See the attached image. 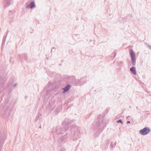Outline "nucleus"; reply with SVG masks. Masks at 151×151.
Returning a JSON list of instances; mask_svg holds the SVG:
<instances>
[{
	"instance_id": "1",
	"label": "nucleus",
	"mask_w": 151,
	"mask_h": 151,
	"mask_svg": "<svg viewBox=\"0 0 151 151\" xmlns=\"http://www.w3.org/2000/svg\"><path fill=\"white\" fill-rule=\"evenodd\" d=\"M73 122L72 120H70L68 119H65L63 122V127H57L56 129L55 132L59 134L61 133L63 134L64 132H66L69 129L68 125L72 123Z\"/></svg>"
},
{
	"instance_id": "2",
	"label": "nucleus",
	"mask_w": 151,
	"mask_h": 151,
	"mask_svg": "<svg viewBox=\"0 0 151 151\" xmlns=\"http://www.w3.org/2000/svg\"><path fill=\"white\" fill-rule=\"evenodd\" d=\"M107 122V120L105 119L104 117H99L97 120L93 122V125L95 128H98L101 126V128L102 129L106 127Z\"/></svg>"
},
{
	"instance_id": "3",
	"label": "nucleus",
	"mask_w": 151,
	"mask_h": 151,
	"mask_svg": "<svg viewBox=\"0 0 151 151\" xmlns=\"http://www.w3.org/2000/svg\"><path fill=\"white\" fill-rule=\"evenodd\" d=\"M71 128L70 131L71 133L73 134H74V135H77L80 133V129L78 126L73 125L71 127Z\"/></svg>"
},
{
	"instance_id": "4",
	"label": "nucleus",
	"mask_w": 151,
	"mask_h": 151,
	"mask_svg": "<svg viewBox=\"0 0 151 151\" xmlns=\"http://www.w3.org/2000/svg\"><path fill=\"white\" fill-rule=\"evenodd\" d=\"M130 55L131 58L132 64L133 65H135L136 60V55L133 50L132 49L130 50Z\"/></svg>"
},
{
	"instance_id": "5",
	"label": "nucleus",
	"mask_w": 151,
	"mask_h": 151,
	"mask_svg": "<svg viewBox=\"0 0 151 151\" xmlns=\"http://www.w3.org/2000/svg\"><path fill=\"white\" fill-rule=\"evenodd\" d=\"M150 132V129L148 127H145L139 130V133L141 135H144L149 133Z\"/></svg>"
},
{
	"instance_id": "6",
	"label": "nucleus",
	"mask_w": 151,
	"mask_h": 151,
	"mask_svg": "<svg viewBox=\"0 0 151 151\" xmlns=\"http://www.w3.org/2000/svg\"><path fill=\"white\" fill-rule=\"evenodd\" d=\"M70 85L68 84L66 86H65L64 88H62V89L63 90V93H65L67 91L70 89Z\"/></svg>"
},
{
	"instance_id": "7",
	"label": "nucleus",
	"mask_w": 151,
	"mask_h": 151,
	"mask_svg": "<svg viewBox=\"0 0 151 151\" xmlns=\"http://www.w3.org/2000/svg\"><path fill=\"white\" fill-rule=\"evenodd\" d=\"M83 78H81L80 79H78L77 84V85H81L83 84L84 81L83 80Z\"/></svg>"
},
{
	"instance_id": "8",
	"label": "nucleus",
	"mask_w": 151,
	"mask_h": 151,
	"mask_svg": "<svg viewBox=\"0 0 151 151\" xmlns=\"http://www.w3.org/2000/svg\"><path fill=\"white\" fill-rule=\"evenodd\" d=\"M35 5L34 2L32 1L29 4L27 5V8L32 9L33 8L35 7Z\"/></svg>"
},
{
	"instance_id": "9",
	"label": "nucleus",
	"mask_w": 151,
	"mask_h": 151,
	"mask_svg": "<svg viewBox=\"0 0 151 151\" xmlns=\"http://www.w3.org/2000/svg\"><path fill=\"white\" fill-rule=\"evenodd\" d=\"M130 70L134 75H135L136 74L137 72L135 70V68L133 66L132 67L130 68Z\"/></svg>"
},
{
	"instance_id": "10",
	"label": "nucleus",
	"mask_w": 151,
	"mask_h": 151,
	"mask_svg": "<svg viewBox=\"0 0 151 151\" xmlns=\"http://www.w3.org/2000/svg\"><path fill=\"white\" fill-rule=\"evenodd\" d=\"M11 0H8L6 1V3L5 4V6H8L11 4Z\"/></svg>"
},
{
	"instance_id": "11",
	"label": "nucleus",
	"mask_w": 151,
	"mask_h": 151,
	"mask_svg": "<svg viewBox=\"0 0 151 151\" xmlns=\"http://www.w3.org/2000/svg\"><path fill=\"white\" fill-rule=\"evenodd\" d=\"M68 135L67 133H66V134L65 135L62 137V139L63 140H65L68 138Z\"/></svg>"
},
{
	"instance_id": "12",
	"label": "nucleus",
	"mask_w": 151,
	"mask_h": 151,
	"mask_svg": "<svg viewBox=\"0 0 151 151\" xmlns=\"http://www.w3.org/2000/svg\"><path fill=\"white\" fill-rule=\"evenodd\" d=\"M3 86L4 84H3L0 85V93H1L4 89Z\"/></svg>"
},
{
	"instance_id": "13",
	"label": "nucleus",
	"mask_w": 151,
	"mask_h": 151,
	"mask_svg": "<svg viewBox=\"0 0 151 151\" xmlns=\"http://www.w3.org/2000/svg\"><path fill=\"white\" fill-rule=\"evenodd\" d=\"M117 123H120L121 124H122L123 123V122L121 119H119L118 121H117Z\"/></svg>"
},
{
	"instance_id": "14",
	"label": "nucleus",
	"mask_w": 151,
	"mask_h": 151,
	"mask_svg": "<svg viewBox=\"0 0 151 151\" xmlns=\"http://www.w3.org/2000/svg\"><path fill=\"white\" fill-rule=\"evenodd\" d=\"M23 55L24 56V58L25 60H27V56L25 54H23Z\"/></svg>"
},
{
	"instance_id": "15",
	"label": "nucleus",
	"mask_w": 151,
	"mask_h": 151,
	"mask_svg": "<svg viewBox=\"0 0 151 151\" xmlns=\"http://www.w3.org/2000/svg\"><path fill=\"white\" fill-rule=\"evenodd\" d=\"M110 147L111 148H113V142H111L110 145Z\"/></svg>"
},
{
	"instance_id": "16",
	"label": "nucleus",
	"mask_w": 151,
	"mask_h": 151,
	"mask_svg": "<svg viewBox=\"0 0 151 151\" xmlns=\"http://www.w3.org/2000/svg\"><path fill=\"white\" fill-rule=\"evenodd\" d=\"M116 54V52H114V58L115 57Z\"/></svg>"
},
{
	"instance_id": "17",
	"label": "nucleus",
	"mask_w": 151,
	"mask_h": 151,
	"mask_svg": "<svg viewBox=\"0 0 151 151\" xmlns=\"http://www.w3.org/2000/svg\"><path fill=\"white\" fill-rule=\"evenodd\" d=\"M39 117V116H38V115H37L36 116V119L37 121V119Z\"/></svg>"
},
{
	"instance_id": "18",
	"label": "nucleus",
	"mask_w": 151,
	"mask_h": 151,
	"mask_svg": "<svg viewBox=\"0 0 151 151\" xmlns=\"http://www.w3.org/2000/svg\"><path fill=\"white\" fill-rule=\"evenodd\" d=\"M148 47L151 50V46L150 45H148Z\"/></svg>"
},
{
	"instance_id": "19",
	"label": "nucleus",
	"mask_w": 151,
	"mask_h": 151,
	"mask_svg": "<svg viewBox=\"0 0 151 151\" xmlns=\"http://www.w3.org/2000/svg\"><path fill=\"white\" fill-rule=\"evenodd\" d=\"M17 83H15V84L14 85V87H15V86L17 85Z\"/></svg>"
},
{
	"instance_id": "20",
	"label": "nucleus",
	"mask_w": 151,
	"mask_h": 151,
	"mask_svg": "<svg viewBox=\"0 0 151 151\" xmlns=\"http://www.w3.org/2000/svg\"><path fill=\"white\" fill-rule=\"evenodd\" d=\"M130 123V122L129 121H128L127 122V124H128V123Z\"/></svg>"
},
{
	"instance_id": "21",
	"label": "nucleus",
	"mask_w": 151,
	"mask_h": 151,
	"mask_svg": "<svg viewBox=\"0 0 151 151\" xmlns=\"http://www.w3.org/2000/svg\"><path fill=\"white\" fill-rule=\"evenodd\" d=\"M116 142H115V143H114V144H115V145H116Z\"/></svg>"
},
{
	"instance_id": "22",
	"label": "nucleus",
	"mask_w": 151,
	"mask_h": 151,
	"mask_svg": "<svg viewBox=\"0 0 151 151\" xmlns=\"http://www.w3.org/2000/svg\"><path fill=\"white\" fill-rule=\"evenodd\" d=\"M54 48V47H52V49H53V48Z\"/></svg>"
}]
</instances>
